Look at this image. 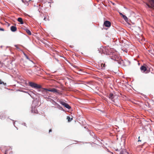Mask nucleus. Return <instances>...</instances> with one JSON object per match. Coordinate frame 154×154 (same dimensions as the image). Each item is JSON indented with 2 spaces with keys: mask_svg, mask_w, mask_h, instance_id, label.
<instances>
[{
  "mask_svg": "<svg viewBox=\"0 0 154 154\" xmlns=\"http://www.w3.org/2000/svg\"><path fill=\"white\" fill-rule=\"evenodd\" d=\"M47 89L45 88H43L42 90L40 91L42 94V95L45 98H48L49 97L50 94L48 92V91L46 90Z\"/></svg>",
  "mask_w": 154,
  "mask_h": 154,
  "instance_id": "nucleus-1",
  "label": "nucleus"
},
{
  "mask_svg": "<svg viewBox=\"0 0 154 154\" xmlns=\"http://www.w3.org/2000/svg\"><path fill=\"white\" fill-rule=\"evenodd\" d=\"M29 85L33 88H41V86L40 85H38L35 83H34L32 82H29Z\"/></svg>",
  "mask_w": 154,
  "mask_h": 154,
  "instance_id": "nucleus-2",
  "label": "nucleus"
},
{
  "mask_svg": "<svg viewBox=\"0 0 154 154\" xmlns=\"http://www.w3.org/2000/svg\"><path fill=\"white\" fill-rule=\"evenodd\" d=\"M46 90H48L49 91L53 92L54 93H56L59 95H61V93H60L59 90L54 88H53L51 89H46Z\"/></svg>",
  "mask_w": 154,
  "mask_h": 154,
  "instance_id": "nucleus-3",
  "label": "nucleus"
},
{
  "mask_svg": "<svg viewBox=\"0 0 154 154\" xmlns=\"http://www.w3.org/2000/svg\"><path fill=\"white\" fill-rule=\"evenodd\" d=\"M60 103L64 106L66 108L69 109L71 108V107L69 105L66 103L64 102H61Z\"/></svg>",
  "mask_w": 154,
  "mask_h": 154,
  "instance_id": "nucleus-4",
  "label": "nucleus"
},
{
  "mask_svg": "<svg viewBox=\"0 0 154 154\" xmlns=\"http://www.w3.org/2000/svg\"><path fill=\"white\" fill-rule=\"evenodd\" d=\"M105 50L107 52V51L106 49V48L104 47H102L100 48L99 50V52H100L101 54L103 53L105 54V53L104 51Z\"/></svg>",
  "mask_w": 154,
  "mask_h": 154,
  "instance_id": "nucleus-5",
  "label": "nucleus"
},
{
  "mask_svg": "<svg viewBox=\"0 0 154 154\" xmlns=\"http://www.w3.org/2000/svg\"><path fill=\"white\" fill-rule=\"evenodd\" d=\"M140 69L142 72L146 73V72H145L146 71L147 68L144 66H142L140 67Z\"/></svg>",
  "mask_w": 154,
  "mask_h": 154,
  "instance_id": "nucleus-6",
  "label": "nucleus"
},
{
  "mask_svg": "<svg viewBox=\"0 0 154 154\" xmlns=\"http://www.w3.org/2000/svg\"><path fill=\"white\" fill-rule=\"evenodd\" d=\"M104 24L106 27H109L111 26V23L108 21H106L104 22Z\"/></svg>",
  "mask_w": 154,
  "mask_h": 154,
  "instance_id": "nucleus-7",
  "label": "nucleus"
},
{
  "mask_svg": "<svg viewBox=\"0 0 154 154\" xmlns=\"http://www.w3.org/2000/svg\"><path fill=\"white\" fill-rule=\"evenodd\" d=\"M10 29L12 32H15L17 31V28L16 26H12L11 27Z\"/></svg>",
  "mask_w": 154,
  "mask_h": 154,
  "instance_id": "nucleus-8",
  "label": "nucleus"
},
{
  "mask_svg": "<svg viewBox=\"0 0 154 154\" xmlns=\"http://www.w3.org/2000/svg\"><path fill=\"white\" fill-rule=\"evenodd\" d=\"M114 97V95L112 93H110L109 96V98L113 102H114L113 99Z\"/></svg>",
  "mask_w": 154,
  "mask_h": 154,
  "instance_id": "nucleus-9",
  "label": "nucleus"
},
{
  "mask_svg": "<svg viewBox=\"0 0 154 154\" xmlns=\"http://www.w3.org/2000/svg\"><path fill=\"white\" fill-rule=\"evenodd\" d=\"M120 15H121L124 20L126 21H127L128 20V18L125 15L123 14L122 13H119Z\"/></svg>",
  "mask_w": 154,
  "mask_h": 154,
  "instance_id": "nucleus-10",
  "label": "nucleus"
},
{
  "mask_svg": "<svg viewBox=\"0 0 154 154\" xmlns=\"http://www.w3.org/2000/svg\"><path fill=\"white\" fill-rule=\"evenodd\" d=\"M99 65L101 66V69H104L105 67V64L104 63H102L99 64Z\"/></svg>",
  "mask_w": 154,
  "mask_h": 154,
  "instance_id": "nucleus-11",
  "label": "nucleus"
},
{
  "mask_svg": "<svg viewBox=\"0 0 154 154\" xmlns=\"http://www.w3.org/2000/svg\"><path fill=\"white\" fill-rule=\"evenodd\" d=\"M17 20L18 22L20 23V24H23V21L22 19L20 17H19L18 18Z\"/></svg>",
  "mask_w": 154,
  "mask_h": 154,
  "instance_id": "nucleus-12",
  "label": "nucleus"
},
{
  "mask_svg": "<svg viewBox=\"0 0 154 154\" xmlns=\"http://www.w3.org/2000/svg\"><path fill=\"white\" fill-rule=\"evenodd\" d=\"M24 30H25L26 32L28 35H31V32L29 29H24Z\"/></svg>",
  "mask_w": 154,
  "mask_h": 154,
  "instance_id": "nucleus-13",
  "label": "nucleus"
},
{
  "mask_svg": "<svg viewBox=\"0 0 154 154\" xmlns=\"http://www.w3.org/2000/svg\"><path fill=\"white\" fill-rule=\"evenodd\" d=\"M67 119H68V121L69 122H70V121H71L72 119V118L71 119L69 116H67Z\"/></svg>",
  "mask_w": 154,
  "mask_h": 154,
  "instance_id": "nucleus-14",
  "label": "nucleus"
},
{
  "mask_svg": "<svg viewBox=\"0 0 154 154\" xmlns=\"http://www.w3.org/2000/svg\"><path fill=\"white\" fill-rule=\"evenodd\" d=\"M3 84L5 85H6V83H5L3 82H2L1 80H0V84Z\"/></svg>",
  "mask_w": 154,
  "mask_h": 154,
  "instance_id": "nucleus-15",
  "label": "nucleus"
},
{
  "mask_svg": "<svg viewBox=\"0 0 154 154\" xmlns=\"http://www.w3.org/2000/svg\"><path fill=\"white\" fill-rule=\"evenodd\" d=\"M122 50L124 51V52H125L126 53H127L128 52V50L127 49H122Z\"/></svg>",
  "mask_w": 154,
  "mask_h": 154,
  "instance_id": "nucleus-16",
  "label": "nucleus"
},
{
  "mask_svg": "<svg viewBox=\"0 0 154 154\" xmlns=\"http://www.w3.org/2000/svg\"><path fill=\"white\" fill-rule=\"evenodd\" d=\"M24 55H25V57H26V58L27 59H28V60H29L30 61H31V60H30V59H29V57H28V56L27 55H26L25 54H24ZM31 61V62H32V61Z\"/></svg>",
  "mask_w": 154,
  "mask_h": 154,
  "instance_id": "nucleus-17",
  "label": "nucleus"
},
{
  "mask_svg": "<svg viewBox=\"0 0 154 154\" xmlns=\"http://www.w3.org/2000/svg\"><path fill=\"white\" fill-rule=\"evenodd\" d=\"M57 105L58 106L57 107H59V109H60L61 110H62L63 109V108L62 107H61L60 105H59V104H57Z\"/></svg>",
  "mask_w": 154,
  "mask_h": 154,
  "instance_id": "nucleus-18",
  "label": "nucleus"
},
{
  "mask_svg": "<svg viewBox=\"0 0 154 154\" xmlns=\"http://www.w3.org/2000/svg\"><path fill=\"white\" fill-rule=\"evenodd\" d=\"M37 111L36 110V111H33V108L32 107V110H31V111H32V112H34L35 113H36Z\"/></svg>",
  "mask_w": 154,
  "mask_h": 154,
  "instance_id": "nucleus-19",
  "label": "nucleus"
},
{
  "mask_svg": "<svg viewBox=\"0 0 154 154\" xmlns=\"http://www.w3.org/2000/svg\"><path fill=\"white\" fill-rule=\"evenodd\" d=\"M111 59H113V60H117V58L116 57L115 58H113V57H112Z\"/></svg>",
  "mask_w": 154,
  "mask_h": 154,
  "instance_id": "nucleus-20",
  "label": "nucleus"
},
{
  "mask_svg": "<svg viewBox=\"0 0 154 154\" xmlns=\"http://www.w3.org/2000/svg\"><path fill=\"white\" fill-rule=\"evenodd\" d=\"M146 4L149 8H151V6L149 4L147 3Z\"/></svg>",
  "mask_w": 154,
  "mask_h": 154,
  "instance_id": "nucleus-21",
  "label": "nucleus"
},
{
  "mask_svg": "<svg viewBox=\"0 0 154 154\" xmlns=\"http://www.w3.org/2000/svg\"><path fill=\"white\" fill-rule=\"evenodd\" d=\"M0 30L2 31H4V29L3 28H0Z\"/></svg>",
  "mask_w": 154,
  "mask_h": 154,
  "instance_id": "nucleus-22",
  "label": "nucleus"
},
{
  "mask_svg": "<svg viewBox=\"0 0 154 154\" xmlns=\"http://www.w3.org/2000/svg\"><path fill=\"white\" fill-rule=\"evenodd\" d=\"M154 4V0H150Z\"/></svg>",
  "mask_w": 154,
  "mask_h": 154,
  "instance_id": "nucleus-23",
  "label": "nucleus"
},
{
  "mask_svg": "<svg viewBox=\"0 0 154 154\" xmlns=\"http://www.w3.org/2000/svg\"><path fill=\"white\" fill-rule=\"evenodd\" d=\"M8 150H6L5 151V154H7V153H8Z\"/></svg>",
  "mask_w": 154,
  "mask_h": 154,
  "instance_id": "nucleus-24",
  "label": "nucleus"
},
{
  "mask_svg": "<svg viewBox=\"0 0 154 154\" xmlns=\"http://www.w3.org/2000/svg\"><path fill=\"white\" fill-rule=\"evenodd\" d=\"M51 131H52V130H51V129H50V130H49V132L50 133V132H51Z\"/></svg>",
  "mask_w": 154,
  "mask_h": 154,
  "instance_id": "nucleus-25",
  "label": "nucleus"
},
{
  "mask_svg": "<svg viewBox=\"0 0 154 154\" xmlns=\"http://www.w3.org/2000/svg\"><path fill=\"white\" fill-rule=\"evenodd\" d=\"M120 154H124V153H123V152H120Z\"/></svg>",
  "mask_w": 154,
  "mask_h": 154,
  "instance_id": "nucleus-26",
  "label": "nucleus"
},
{
  "mask_svg": "<svg viewBox=\"0 0 154 154\" xmlns=\"http://www.w3.org/2000/svg\"><path fill=\"white\" fill-rule=\"evenodd\" d=\"M44 20H46V18L45 17L44 18Z\"/></svg>",
  "mask_w": 154,
  "mask_h": 154,
  "instance_id": "nucleus-27",
  "label": "nucleus"
},
{
  "mask_svg": "<svg viewBox=\"0 0 154 154\" xmlns=\"http://www.w3.org/2000/svg\"><path fill=\"white\" fill-rule=\"evenodd\" d=\"M15 46L16 47V48H18V46L17 45H15Z\"/></svg>",
  "mask_w": 154,
  "mask_h": 154,
  "instance_id": "nucleus-28",
  "label": "nucleus"
},
{
  "mask_svg": "<svg viewBox=\"0 0 154 154\" xmlns=\"http://www.w3.org/2000/svg\"><path fill=\"white\" fill-rule=\"evenodd\" d=\"M23 125H24V126H26V124L25 123H24L23 124Z\"/></svg>",
  "mask_w": 154,
  "mask_h": 154,
  "instance_id": "nucleus-29",
  "label": "nucleus"
},
{
  "mask_svg": "<svg viewBox=\"0 0 154 154\" xmlns=\"http://www.w3.org/2000/svg\"><path fill=\"white\" fill-rule=\"evenodd\" d=\"M21 1L23 3L24 2V0H21Z\"/></svg>",
  "mask_w": 154,
  "mask_h": 154,
  "instance_id": "nucleus-30",
  "label": "nucleus"
},
{
  "mask_svg": "<svg viewBox=\"0 0 154 154\" xmlns=\"http://www.w3.org/2000/svg\"><path fill=\"white\" fill-rule=\"evenodd\" d=\"M14 127H15V128H17V127H16L14 125Z\"/></svg>",
  "mask_w": 154,
  "mask_h": 154,
  "instance_id": "nucleus-31",
  "label": "nucleus"
},
{
  "mask_svg": "<svg viewBox=\"0 0 154 154\" xmlns=\"http://www.w3.org/2000/svg\"><path fill=\"white\" fill-rule=\"evenodd\" d=\"M14 127H15V128H17V127H16L14 125Z\"/></svg>",
  "mask_w": 154,
  "mask_h": 154,
  "instance_id": "nucleus-32",
  "label": "nucleus"
},
{
  "mask_svg": "<svg viewBox=\"0 0 154 154\" xmlns=\"http://www.w3.org/2000/svg\"><path fill=\"white\" fill-rule=\"evenodd\" d=\"M14 127H15V128H17V127H16L14 125Z\"/></svg>",
  "mask_w": 154,
  "mask_h": 154,
  "instance_id": "nucleus-33",
  "label": "nucleus"
},
{
  "mask_svg": "<svg viewBox=\"0 0 154 154\" xmlns=\"http://www.w3.org/2000/svg\"><path fill=\"white\" fill-rule=\"evenodd\" d=\"M14 127H15V128H17V127H16L14 125Z\"/></svg>",
  "mask_w": 154,
  "mask_h": 154,
  "instance_id": "nucleus-34",
  "label": "nucleus"
},
{
  "mask_svg": "<svg viewBox=\"0 0 154 154\" xmlns=\"http://www.w3.org/2000/svg\"><path fill=\"white\" fill-rule=\"evenodd\" d=\"M14 127H15V128H17V127H16L14 125Z\"/></svg>",
  "mask_w": 154,
  "mask_h": 154,
  "instance_id": "nucleus-35",
  "label": "nucleus"
},
{
  "mask_svg": "<svg viewBox=\"0 0 154 154\" xmlns=\"http://www.w3.org/2000/svg\"><path fill=\"white\" fill-rule=\"evenodd\" d=\"M138 141H141V140H138Z\"/></svg>",
  "mask_w": 154,
  "mask_h": 154,
  "instance_id": "nucleus-36",
  "label": "nucleus"
},
{
  "mask_svg": "<svg viewBox=\"0 0 154 154\" xmlns=\"http://www.w3.org/2000/svg\"><path fill=\"white\" fill-rule=\"evenodd\" d=\"M126 153H128V152H126Z\"/></svg>",
  "mask_w": 154,
  "mask_h": 154,
  "instance_id": "nucleus-37",
  "label": "nucleus"
},
{
  "mask_svg": "<svg viewBox=\"0 0 154 154\" xmlns=\"http://www.w3.org/2000/svg\"><path fill=\"white\" fill-rule=\"evenodd\" d=\"M13 124H14V126L15 125L14 124V123H13Z\"/></svg>",
  "mask_w": 154,
  "mask_h": 154,
  "instance_id": "nucleus-38",
  "label": "nucleus"
}]
</instances>
